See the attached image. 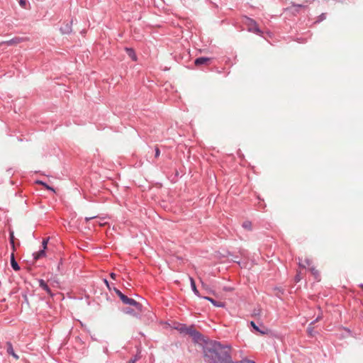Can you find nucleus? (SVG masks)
Listing matches in <instances>:
<instances>
[{
	"mask_svg": "<svg viewBox=\"0 0 363 363\" xmlns=\"http://www.w3.org/2000/svg\"><path fill=\"white\" fill-rule=\"evenodd\" d=\"M242 227L247 230H252V223L249 220H246L242 223Z\"/></svg>",
	"mask_w": 363,
	"mask_h": 363,
	"instance_id": "obj_18",
	"label": "nucleus"
},
{
	"mask_svg": "<svg viewBox=\"0 0 363 363\" xmlns=\"http://www.w3.org/2000/svg\"><path fill=\"white\" fill-rule=\"evenodd\" d=\"M259 313H260V310H259V309H258V310H255V311H254V313H253V315H259Z\"/></svg>",
	"mask_w": 363,
	"mask_h": 363,
	"instance_id": "obj_30",
	"label": "nucleus"
},
{
	"mask_svg": "<svg viewBox=\"0 0 363 363\" xmlns=\"http://www.w3.org/2000/svg\"><path fill=\"white\" fill-rule=\"evenodd\" d=\"M312 262L310 259L306 258L304 262H303L301 258H298V265L300 267L306 268V267H310Z\"/></svg>",
	"mask_w": 363,
	"mask_h": 363,
	"instance_id": "obj_10",
	"label": "nucleus"
},
{
	"mask_svg": "<svg viewBox=\"0 0 363 363\" xmlns=\"http://www.w3.org/2000/svg\"><path fill=\"white\" fill-rule=\"evenodd\" d=\"M11 267L15 271H18L20 269V266L18 265V262L15 259L13 252H12L11 255Z\"/></svg>",
	"mask_w": 363,
	"mask_h": 363,
	"instance_id": "obj_9",
	"label": "nucleus"
},
{
	"mask_svg": "<svg viewBox=\"0 0 363 363\" xmlns=\"http://www.w3.org/2000/svg\"><path fill=\"white\" fill-rule=\"evenodd\" d=\"M45 256V250L42 249L38 252L33 253L34 259L37 260Z\"/></svg>",
	"mask_w": 363,
	"mask_h": 363,
	"instance_id": "obj_13",
	"label": "nucleus"
},
{
	"mask_svg": "<svg viewBox=\"0 0 363 363\" xmlns=\"http://www.w3.org/2000/svg\"><path fill=\"white\" fill-rule=\"evenodd\" d=\"M320 316L318 315L314 320H313L311 323H310V325L312 326V325H313L315 322L318 321L320 319Z\"/></svg>",
	"mask_w": 363,
	"mask_h": 363,
	"instance_id": "obj_27",
	"label": "nucleus"
},
{
	"mask_svg": "<svg viewBox=\"0 0 363 363\" xmlns=\"http://www.w3.org/2000/svg\"><path fill=\"white\" fill-rule=\"evenodd\" d=\"M125 51L128 55L132 59L133 61L137 60V55L135 50L130 48H125Z\"/></svg>",
	"mask_w": 363,
	"mask_h": 363,
	"instance_id": "obj_11",
	"label": "nucleus"
},
{
	"mask_svg": "<svg viewBox=\"0 0 363 363\" xmlns=\"http://www.w3.org/2000/svg\"><path fill=\"white\" fill-rule=\"evenodd\" d=\"M295 279H296V282H298V281H300V279H300V277H299V275H298V274H297V275L296 276Z\"/></svg>",
	"mask_w": 363,
	"mask_h": 363,
	"instance_id": "obj_33",
	"label": "nucleus"
},
{
	"mask_svg": "<svg viewBox=\"0 0 363 363\" xmlns=\"http://www.w3.org/2000/svg\"><path fill=\"white\" fill-rule=\"evenodd\" d=\"M292 6L294 8V11H293V13H298L299 9L306 7V6L303 4H298L294 3H292Z\"/></svg>",
	"mask_w": 363,
	"mask_h": 363,
	"instance_id": "obj_15",
	"label": "nucleus"
},
{
	"mask_svg": "<svg viewBox=\"0 0 363 363\" xmlns=\"http://www.w3.org/2000/svg\"><path fill=\"white\" fill-rule=\"evenodd\" d=\"M9 238H10V242L12 246L13 250H15V246H14V235L13 232H10L9 233Z\"/></svg>",
	"mask_w": 363,
	"mask_h": 363,
	"instance_id": "obj_19",
	"label": "nucleus"
},
{
	"mask_svg": "<svg viewBox=\"0 0 363 363\" xmlns=\"http://www.w3.org/2000/svg\"><path fill=\"white\" fill-rule=\"evenodd\" d=\"M206 363H248L250 360L233 361L230 355V347L222 345L218 341H211L203 348Z\"/></svg>",
	"mask_w": 363,
	"mask_h": 363,
	"instance_id": "obj_1",
	"label": "nucleus"
},
{
	"mask_svg": "<svg viewBox=\"0 0 363 363\" xmlns=\"http://www.w3.org/2000/svg\"><path fill=\"white\" fill-rule=\"evenodd\" d=\"M104 281L105 284L106 285V286L108 288V289L111 290L112 289L111 288L109 282L108 281V280L105 279L104 280Z\"/></svg>",
	"mask_w": 363,
	"mask_h": 363,
	"instance_id": "obj_28",
	"label": "nucleus"
},
{
	"mask_svg": "<svg viewBox=\"0 0 363 363\" xmlns=\"http://www.w3.org/2000/svg\"><path fill=\"white\" fill-rule=\"evenodd\" d=\"M155 157H158L160 156V149L157 147H155Z\"/></svg>",
	"mask_w": 363,
	"mask_h": 363,
	"instance_id": "obj_25",
	"label": "nucleus"
},
{
	"mask_svg": "<svg viewBox=\"0 0 363 363\" xmlns=\"http://www.w3.org/2000/svg\"><path fill=\"white\" fill-rule=\"evenodd\" d=\"M116 274L115 273H113V272H111V273L110 274V277H111L113 279H116Z\"/></svg>",
	"mask_w": 363,
	"mask_h": 363,
	"instance_id": "obj_31",
	"label": "nucleus"
},
{
	"mask_svg": "<svg viewBox=\"0 0 363 363\" xmlns=\"http://www.w3.org/2000/svg\"><path fill=\"white\" fill-rule=\"evenodd\" d=\"M39 283V286L44 291H46L48 294H49L50 296H53L54 294L52 293L51 289H50L49 286L47 284V283L42 279H40L38 280Z\"/></svg>",
	"mask_w": 363,
	"mask_h": 363,
	"instance_id": "obj_5",
	"label": "nucleus"
},
{
	"mask_svg": "<svg viewBox=\"0 0 363 363\" xmlns=\"http://www.w3.org/2000/svg\"><path fill=\"white\" fill-rule=\"evenodd\" d=\"M48 240H49V238H47V239H44L42 242V247H43V249L45 250L47 248V245H48Z\"/></svg>",
	"mask_w": 363,
	"mask_h": 363,
	"instance_id": "obj_23",
	"label": "nucleus"
},
{
	"mask_svg": "<svg viewBox=\"0 0 363 363\" xmlns=\"http://www.w3.org/2000/svg\"><path fill=\"white\" fill-rule=\"evenodd\" d=\"M6 352L9 354L13 356L16 359L19 358V357L15 353L11 342H6Z\"/></svg>",
	"mask_w": 363,
	"mask_h": 363,
	"instance_id": "obj_6",
	"label": "nucleus"
},
{
	"mask_svg": "<svg viewBox=\"0 0 363 363\" xmlns=\"http://www.w3.org/2000/svg\"><path fill=\"white\" fill-rule=\"evenodd\" d=\"M60 30L62 33H69L72 31V28L69 24H67L65 28H61Z\"/></svg>",
	"mask_w": 363,
	"mask_h": 363,
	"instance_id": "obj_17",
	"label": "nucleus"
},
{
	"mask_svg": "<svg viewBox=\"0 0 363 363\" xmlns=\"http://www.w3.org/2000/svg\"><path fill=\"white\" fill-rule=\"evenodd\" d=\"M248 363H255L254 361L250 360Z\"/></svg>",
	"mask_w": 363,
	"mask_h": 363,
	"instance_id": "obj_38",
	"label": "nucleus"
},
{
	"mask_svg": "<svg viewBox=\"0 0 363 363\" xmlns=\"http://www.w3.org/2000/svg\"><path fill=\"white\" fill-rule=\"evenodd\" d=\"M124 313H127V314H130V315L135 316V317H138L139 316L138 313H135L133 309L129 308H125L124 310Z\"/></svg>",
	"mask_w": 363,
	"mask_h": 363,
	"instance_id": "obj_16",
	"label": "nucleus"
},
{
	"mask_svg": "<svg viewBox=\"0 0 363 363\" xmlns=\"http://www.w3.org/2000/svg\"><path fill=\"white\" fill-rule=\"evenodd\" d=\"M245 23L248 27V31L255 33L259 35H261L262 33V31L259 29L257 22L255 20L247 16H245Z\"/></svg>",
	"mask_w": 363,
	"mask_h": 363,
	"instance_id": "obj_3",
	"label": "nucleus"
},
{
	"mask_svg": "<svg viewBox=\"0 0 363 363\" xmlns=\"http://www.w3.org/2000/svg\"><path fill=\"white\" fill-rule=\"evenodd\" d=\"M310 270L312 272V274L315 276V279H318V277L319 276L318 270H316L314 267H311L310 268Z\"/></svg>",
	"mask_w": 363,
	"mask_h": 363,
	"instance_id": "obj_21",
	"label": "nucleus"
},
{
	"mask_svg": "<svg viewBox=\"0 0 363 363\" xmlns=\"http://www.w3.org/2000/svg\"><path fill=\"white\" fill-rule=\"evenodd\" d=\"M19 4L22 6V7H25L26 5V0H19Z\"/></svg>",
	"mask_w": 363,
	"mask_h": 363,
	"instance_id": "obj_26",
	"label": "nucleus"
},
{
	"mask_svg": "<svg viewBox=\"0 0 363 363\" xmlns=\"http://www.w3.org/2000/svg\"><path fill=\"white\" fill-rule=\"evenodd\" d=\"M38 183H39L41 185L44 186L47 189H49V190H50L52 191H55V189L52 187H51L49 185H48L45 182H42V181H39V182H38Z\"/></svg>",
	"mask_w": 363,
	"mask_h": 363,
	"instance_id": "obj_20",
	"label": "nucleus"
},
{
	"mask_svg": "<svg viewBox=\"0 0 363 363\" xmlns=\"http://www.w3.org/2000/svg\"><path fill=\"white\" fill-rule=\"evenodd\" d=\"M320 21L322 19H323L325 18V14L324 13H322L320 16Z\"/></svg>",
	"mask_w": 363,
	"mask_h": 363,
	"instance_id": "obj_34",
	"label": "nucleus"
},
{
	"mask_svg": "<svg viewBox=\"0 0 363 363\" xmlns=\"http://www.w3.org/2000/svg\"><path fill=\"white\" fill-rule=\"evenodd\" d=\"M116 294L118 296L122 302L125 305L133 306H134L139 312L142 311L143 306L134 300L133 298H128L127 296L124 295L120 290L116 291Z\"/></svg>",
	"mask_w": 363,
	"mask_h": 363,
	"instance_id": "obj_2",
	"label": "nucleus"
},
{
	"mask_svg": "<svg viewBox=\"0 0 363 363\" xmlns=\"http://www.w3.org/2000/svg\"><path fill=\"white\" fill-rule=\"evenodd\" d=\"M359 286L363 289V284H359Z\"/></svg>",
	"mask_w": 363,
	"mask_h": 363,
	"instance_id": "obj_37",
	"label": "nucleus"
},
{
	"mask_svg": "<svg viewBox=\"0 0 363 363\" xmlns=\"http://www.w3.org/2000/svg\"><path fill=\"white\" fill-rule=\"evenodd\" d=\"M138 359L139 357L138 355H135L129 360L128 363H135L138 360Z\"/></svg>",
	"mask_w": 363,
	"mask_h": 363,
	"instance_id": "obj_24",
	"label": "nucleus"
},
{
	"mask_svg": "<svg viewBox=\"0 0 363 363\" xmlns=\"http://www.w3.org/2000/svg\"><path fill=\"white\" fill-rule=\"evenodd\" d=\"M96 216H91V217H86L85 218V220L86 222H89V220H91V219H94V218H96Z\"/></svg>",
	"mask_w": 363,
	"mask_h": 363,
	"instance_id": "obj_29",
	"label": "nucleus"
},
{
	"mask_svg": "<svg viewBox=\"0 0 363 363\" xmlns=\"http://www.w3.org/2000/svg\"><path fill=\"white\" fill-rule=\"evenodd\" d=\"M184 331L186 334L189 335L196 342H198L201 339L202 335L200 332L194 329L193 326L185 328Z\"/></svg>",
	"mask_w": 363,
	"mask_h": 363,
	"instance_id": "obj_4",
	"label": "nucleus"
},
{
	"mask_svg": "<svg viewBox=\"0 0 363 363\" xmlns=\"http://www.w3.org/2000/svg\"><path fill=\"white\" fill-rule=\"evenodd\" d=\"M203 298L204 299L208 300V301H210L215 306H217V307H223L224 306V303H222V302H217L216 300H214L213 298H212L211 297L203 296Z\"/></svg>",
	"mask_w": 363,
	"mask_h": 363,
	"instance_id": "obj_12",
	"label": "nucleus"
},
{
	"mask_svg": "<svg viewBox=\"0 0 363 363\" xmlns=\"http://www.w3.org/2000/svg\"><path fill=\"white\" fill-rule=\"evenodd\" d=\"M15 42H16L14 39H12L9 41L7 42L8 45H11L13 43H14Z\"/></svg>",
	"mask_w": 363,
	"mask_h": 363,
	"instance_id": "obj_32",
	"label": "nucleus"
},
{
	"mask_svg": "<svg viewBox=\"0 0 363 363\" xmlns=\"http://www.w3.org/2000/svg\"><path fill=\"white\" fill-rule=\"evenodd\" d=\"M189 281H190L191 288V290L193 291L194 294L196 296L200 297L199 291H198V289L196 288L194 279L191 277H189Z\"/></svg>",
	"mask_w": 363,
	"mask_h": 363,
	"instance_id": "obj_8",
	"label": "nucleus"
},
{
	"mask_svg": "<svg viewBox=\"0 0 363 363\" xmlns=\"http://www.w3.org/2000/svg\"><path fill=\"white\" fill-rule=\"evenodd\" d=\"M211 61V58L209 57H198L194 61V64L196 65V66H199V65H204L208 62Z\"/></svg>",
	"mask_w": 363,
	"mask_h": 363,
	"instance_id": "obj_7",
	"label": "nucleus"
},
{
	"mask_svg": "<svg viewBox=\"0 0 363 363\" xmlns=\"http://www.w3.org/2000/svg\"><path fill=\"white\" fill-rule=\"evenodd\" d=\"M250 325L258 333H259L260 334L262 335H265L267 334V331L265 330H262L261 329H259V328L255 324V323L254 321H251L250 322Z\"/></svg>",
	"mask_w": 363,
	"mask_h": 363,
	"instance_id": "obj_14",
	"label": "nucleus"
},
{
	"mask_svg": "<svg viewBox=\"0 0 363 363\" xmlns=\"http://www.w3.org/2000/svg\"><path fill=\"white\" fill-rule=\"evenodd\" d=\"M307 332H308V334L313 337L314 335V330H313V328L311 326V325H308V328H307Z\"/></svg>",
	"mask_w": 363,
	"mask_h": 363,
	"instance_id": "obj_22",
	"label": "nucleus"
},
{
	"mask_svg": "<svg viewBox=\"0 0 363 363\" xmlns=\"http://www.w3.org/2000/svg\"><path fill=\"white\" fill-rule=\"evenodd\" d=\"M284 10H285V11H289L291 10V8H286Z\"/></svg>",
	"mask_w": 363,
	"mask_h": 363,
	"instance_id": "obj_35",
	"label": "nucleus"
},
{
	"mask_svg": "<svg viewBox=\"0 0 363 363\" xmlns=\"http://www.w3.org/2000/svg\"><path fill=\"white\" fill-rule=\"evenodd\" d=\"M113 290L116 293V291L118 290V289L117 288H116V287H113Z\"/></svg>",
	"mask_w": 363,
	"mask_h": 363,
	"instance_id": "obj_36",
	"label": "nucleus"
}]
</instances>
